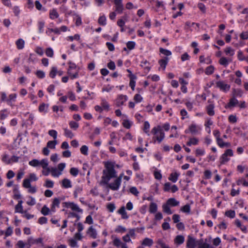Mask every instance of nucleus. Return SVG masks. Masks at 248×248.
<instances>
[{
  "label": "nucleus",
  "instance_id": "nucleus-13",
  "mask_svg": "<svg viewBox=\"0 0 248 248\" xmlns=\"http://www.w3.org/2000/svg\"><path fill=\"white\" fill-rule=\"evenodd\" d=\"M234 224L237 227L239 228L241 231L243 232L244 233H247V227L246 226L242 224L241 222V221L238 219H236L234 221Z\"/></svg>",
  "mask_w": 248,
  "mask_h": 248
},
{
  "label": "nucleus",
  "instance_id": "nucleus-46",
  "mask_svg": "<svg viewBox=\"0 0 248 248\" xmlns=\"http://www.w3.org/2000/svg\"><path fill=\"white\" fill-rule=\"evenodd\" d=\"M37 179L38 178L37 177L36 175L34 173H32L30 174L29 178L24 179L23 181H26L28 180L30 183H31V181H36L37 180Z\"/></svg>",
  "mask_w": 248,
  "mask_h": 248
},
{
  "label": "nucleus",
  "instance_id": "nucleus-27",
  "mask_svg": "<svg viewBox=\"0 0 248 248\" xmlns=\"http://www.w3.org/2000/svg\"><path fill=\"white\" fill-rule=\"evenodd\" d=\"M118 213L121 215L122 218L123 219H127L128 218V216H127V213L125 211L124 206H122L118 211Z\"/></svg>",
  "mask_w": 248,
  "mask_h": 248
},
{
  "label": "nucleus",
  "instance_id": "nucleus-54",
  "mask_svg": "<svg viewBox=\"0 0 248 248\" xmlns=\"http://www.w3.org/2000/svg\"><path fill=\"white\" fill-rule=\"evenodd\" d=\"M156 243L159 246H156L157 248H170L168 246L166 245L161 239H158Z\"/></svg>",
  "mask_w": 248,
  "mask_h": 248
},
{
  "label": "nucleus",
  "instance_id": "nucleus-8",
  "mask_svg": "<svg viewBox=\"0 0 248 248\" xmlns=\"http://www.w3.org/2000/svg\"><path fill=\"white\" fill-rule=\"evenodd\" d=\"M87 234L92 239L97 238L98 234L96 230L93 226H90L86 231Z\"/></svg>",
  "mask_w": 248,
  "mask_h": 248
},
{
  "label": "nucleus",
  "instance_id": "nucleus-39",
  "mask_svg": "<svg viewBox=\"0 0 248 248\" xmlns=\"http://www.w3.org/2000/svg\"><path fill=\"white\" fill-rule=\"evenodd\" d=\"M58 69L55 66L51 67L49 75L51 78H54L57 74Z\"/></svg>",
  "mask_w": 248,
  "mask_h": 248
},
{
  "label": "nucleus",
  "instance_id": "nucleus-31",
  "mask_svg": "<svg viewBox=\"0 0 248 248\" xmlns=\"http://www.w3.org/2000/svg\"><path fill=\"white\" fill-rule=\"evenodd\" d=\"M140 66L143 67L147 72L150 70V63L147 60H143L141 62Z\"/></svg>",
  "mask_w": 248,
  "mask_h": 248
},
{
  "label": "nucleus",
  "instance_id": "nucleus-1",
  "mask_svg": "<svg viewBox=\"0 0 248 248\" xmlns=\"http://www.w3.org/2000/svg\"><path fill=\"white\" fill-rule=\"evenodd\" d=\"M105 169L103 170L101 184H108L112 178L117 177V172L115 169L119 165L112 162H108L105 164Z\"/></svg>",
  "mask_w": 248,
  "mask_h": 248
},
{
  "label": "nucleus",
  "instance_id": "nucleus-36",
  "mask_svg": "<svg viewBox=\"0 0 248 248\" xmlns=\"http://www.w3.org/2000/svg\"><path fill=\"white\" fill-rule=\"evenodd\" d=\"M157 206L155 202H151L149 206V212L151 213H155L157 211Z\"/></svg>",
  "mask_w": 248,
  "mask_h": 248
},
{
  "label": "nucleus",
  "instance_id": "nucleus-40",
  "mask_svg": "<svg viewBox=\"0 0 248 248\" xmlns=\"http://www.w3.org/2000/svg\"><path fill=\"white\" fill-rule=\"evenodd\" d=\"M199 140L196 138H190L189 141L187 142V145L190 146L192 145H196L198 144Z\"/></svg>",
  "mask_w": 248,
  "mask_h": 248
},
{
  "label": "nucleus",
  "instance_id": "nucleus-60",
  "mask_svg": "<svg viewBox=\"0 0 248 248\" xmlns=\"http://www.w3.org/2000/svg\"><path fill=\"white\" fill-rule=\"evenodd\" d=\"M29 164L32 167H37L40 165V161L36 159H34L30 161L29 162Z\"/></svg>",
  "mask_w": 248,
  "mask_h": 248
},
{
  "label": "nucleus",
  "instance_id": "nucleus-2",
  "mask_svg": "<svg viewBox=\"0 0 248 248\" xmlns=\"http://www.w3.org/2000/svg\"><path fill=\"white\" fill-rule=\"evenodd\" d=\"M151 133L154 135L153 141L154 143H161L164 139L165 134L160 125L154 127L151 130Z\"/></svg>",
  "mask_w": 248,
  "mask_h": 248
},
{
  "label": "nucleus",
  "instance_id": "nucleus-52",
  "mask_svg": "<svg viewBox=\"0 0 248 248\" xmlns=\"http://www.w3.org/2000/svg\"><path fill=\"white\" fill-rule=\"evenodd\" d=\"M226 54L230 56H232L234 54V50L230 47H226L224 50Z\"/></svg>",
  "mask_w": 248,
  "mask_h": 248
},
{
  "label": "nucleus",
  "instance_id": "nucleus-26",
  "mask_svg": "<svg viewBox=\"0 0 248 248\" xmlns=\"http://www.w3.org/2000/svg\"><path fill=\"white\" fill-rule=\"evenodd\" d=\"M62 186L65 188H70L72 187L71 181L67 178H64L62 181Z\"/></svg>",
  "mask_w": 248,
  "mask_h": 248
},
{
  "label": "nucleus",
  "instance_id": "nucleus-53",
  "mask_svg": "<svg viewBox=\"0 0 248 248\" xmlns=\"http://www.w3.org/2000/svg\"><path fill=\"white\" fill-rule=\"evenodd\" d=\"M238 103V100L235 97H232L230 99L228 106V107H233L236 105Z\"/></svg>",
  "mask_w": 248,
  "mask_h": 248
},
{
  "label": "nucleus",
  "instance_id": "nucleus-51",
  "mask_svg": "<svg viewBox=\"0 0 248 248\" xmlns=\"http://www.w3.org/2000/svg\"><path fill=\"white\" fill-rule=\"evenodd\" d=\"M57 144V141L56 140H50L47 142L46 147L50 149H55Z\"/></svg>",
  "mask_w": 248,
  "mask_h": 248
},
{
  "label": "nucleus",
  "instance_id": "nucleus-20",
  "mask_svg": "<svg viewBox=\"0 0 248 248\" xmlns=\"http://www.w3.org/2000/svg\"><path fill=\"white\" fill-rule=\"evenodd\" d=\"M49 16L51 19L54 20L59 17V14L57 10L53 8L49 10Z\"/></svg>",
  "mask_w": 248,
  "mask_h": 248
},
{
  "label": "nucleus",
  "instance_id": "nucleus-43",
  "mask_svg": "<svg viewBox=\"0 0 248 248\" xmlns=\"http://www.w3.org/2000/svg\"><path fill=\"white\" fill-rule=\"evenodd\" d=\"M82 187L81 186H77L75 187L74 191V195L75 198H77L79 194H80L82 191Z\"/></svg>",
  "mask_w": 248,
  "mask_h": 248
},
{
  "label": "nucleus",
  "instance_id": "nucleus-34",
  "mask_svg": "<svg viewBox=\"0 0 248 248\" xmlns=\"http://www.w3.org/2000/svg\"><path fill=\"white\" fill-rule=\"evenodd\" d=\"M185 238L183 235H177L174 239L175 243L178 245H181L184 242Z\"/></svg>",
  "mask_w": 248,
  "mask_h": 248
},
{
  "label": "nucleus",
  "instance_id": "nucleus-49",
  "mask_svg": "<svg viewBox=\"0 0 248 248\" xmlns=\"http://www.w3.org/2000/svg\"><path fill=\"white\" fill-rule=\"evenodd\" d=\"M110 140L108 142L109 145H112L114 142V140L116 139V135L114 132H111L109 135Z\"/></svg>",
  "mask_w": 248,
  "mask_h": 248
},
{
  "label": "nucleus",
  "instance_id": "nucleus-5",
  "mask_svg": "<svg viewBox=\"0 0 248 248\" xmlns=\"http://www.w3.org/2000/svg\"><path fill=\"white\" fill-rule=\"evenodd\" d=\"M64 206L66 208H70L73 211L82 213V209L80 208L79 206L76 203L71 202H65L63 203Z\"/></svg>",
  "mask_w": 248,
  "mask_h": 248
},
{
  "label": "nucleus",
  "instance_id": "nucleus-47",
  "mask_svg": "<svg viewBox=\"0 0 248 248\" xmlns=\"http://www.w3.org/2000/svg\"><path fill=\"white\" fill-rule=\"evenodd\" d=\"M107 19L105 15H103L99 17L98 20V23L102 26H105L107 24Z\"/></svg>",
  "mask_w": 248,
  "mask_h": 248
},
{
  "label": "nucleus",
  "instance_id": "nucleus-64",
  "mask_svg": "<svg viewBox=\"0 0 248 248\" xmlns=\"http://www.w3.org/2000/svg\"><path fill=\"white\" fill-rule=\"evenodd\" d=\"M35 75L39 78H43L45 77V73L42 70H37L35 73Z\"/></svg>",
  "mask_w": 248,
  "mask_h": 248
},
{
  "label": "nucleus",
  "instance_id": "nucleus-62",
  "mask_svg": "<svg viewBox=\"0 0 248 248\" xmlns=\"http://www.w3.org/2000/svg\"><path fill=\"white\" fill-rule=\"evenodd\" d=\"M82 154L87 155L88 154V147L86 145H83L80 149Z\"/></svg>",
  "mask_w": 248,
  "mask_h": 248
},
{
  "label": "nucleus",
  "instance_id": "nucleus-30",
  "mask_svg": "<svg viewBox=\"0 0 248 248\" xmlns=\"http://www.w3.org/2000/svg\"><path fill=\"white\" fill-rule=\"evenodd\" d=\"M48 108V105L45 103L41 104L38 108L39 111L40 112L46 113Z\"/></svg>",
  "mask_w": 248,
  "mask_h": 248
},
{
  "label": "nucleus",
  "instance_id": "nucleus-57",
  "mask_svg": "<svg viewBox=\"0 0 248 248\" xmlns=\"http://www.w3.org/2000/svg\"><path fill=\"white\" fill-rule=\"evenodd\" d=\"M214 70H215L214 67L212 65H210V66L206 67L205 71V73L207 75H211L212 74H213L214 73Z\"/></svg>",
  "mask_w": 248,
  "mask_h": 248
},
{
  "label": "nucleus",
  "instance_id": "nucleus-17",
  "mask_svg": "<svg viewBox=\"0 0 248 248\" xmlns=\"http://www.w3.org/2000/svg\"><path fill=\"white\" fill-rule=\"evenodd\" d=\"M154 244V241L152 239L148 237H146L143 239L141 242V244L144 247H151Z\"/></svg>",
  "mask_w": 248,
  "mask_h": 248
},
{
  "label": "nucleus",
  "instance_id": "nucleus-38",
  "mask_svg": "<svg viewBox=\"0 0 248 248\" xmlns=\"http://www.w3.org/2000/svg\"><path fill=\"white\" fill-rule=\"evenodd\" d=\"M25 41L22 39H19L16 41V45L18 49H21L24 47Z\"/></svg>",
  "mask_w": 248,
  "mask_h": 248
},
{
  "label": "nucleus",
  "instance_id": "nucleus-12",
  "mask_svg": "<svg viewBox=\"0 0 248 248\" xmlns=\"http://www.w3.org/2000/svg\"><path fill=\"white\" fill-rule=\"evenodd\" d=\"M200 130L201 129L199 127L195 124H191L189 126L188 129L185 131V133H187L189 132L192 134H197Z\"/></svg>",
  "mask_w": 248,
  "mask_h": 248
},
{
  "label": "nucleus",
  "instance_id": "nucleus-55",
  "mask_svg": "<svg viewBox=\"0 0 248 248\" xmlns=\"http://www.w3.org/2000/svg\"><path fill=\"white\" fill-rule=\"evenodd\" d=\"M205 154V150L202 148H197L195 150V155L196 156H202Z\"/></svg>",
  "mask_w": 248,
  "mask_h": 248
},
{
  "label": "nucleus",
  "instance_id": "nucleus-4",
  "mask_svg": "<svg viewBox=\"0 0 248 248\" xmlns=\"http://www.w3.org/2000/svg\"><path fill=\"white\" fill-rule=\"evenodd\" d=\"M233 155V151L232 149H227L225 153L222 155L220 157V162L222 164H224L230 160V157Z\"/></svg>",
  "mask_w": 248,
  "mask_h": 248
},
{
  "label": "nucleus",
  "instance_id": "nucleus-7",
  "mask_svg": "<svg viewBox=\"0 0 248 248\" xmlns=\"http://www.w3.org/2000/svg\"><path fill=\"white\" fill-rule=\"evenodd\" d=\"M217 87L224 92H227L230 89V86L223 81H218L216 82Z\"/></svg>",
  "mask_w": 248,
  "mask_h": 248
},
{
  "label": "nucleus",
  "instance_id": "nucleus-18",
  "mask_svg": "<svg viewBox=\"0 0 248 248\" xmlns=\"http://www.w3.org/2000/svg\"><path fill=\"white\" fill-rule=\"evenodd\" d=\"M198 248H214L210 244L204 242L203 239H200L197 241Z\"/></svg>",
  "mask_w": 248,
  "mask_h": 248
},
{
  "label": "nucleus",
  "instance_id": "nucleus-63",
  "mask_svg": "<svg viewBox=\"0 0 248 248\" xmlns=\"http://www.w3.org/2000/svg\"><path fill=\"white\" fill-rule=\"evenodd\" d=\"M44 186L47 188H52L54 186V183L52 181L47 179Z\"/></svg>",
  "mask_w": 248,
  "mask_h": 248
},
{
  "label": "nucleus",
  "instance_id": "nucleus-32",
  "mask_svg": "<svg viewBox=\"0 0 248 248\" xmlns=\"http://www.w3.org/2000/svg\"><path fill=\"white\" fill-rule=\"evenodd\" d=\"M167 203L170 206H175L179 204V202L176 201L174 198H170L167 202Z\"/></svg>",
  "mask_w": 248,
  "mask_h": 248
},
{
  "label": "nucleus",
  "instance_id": "nucleus-10",
  "mask_svg": "<svg viewBox=\"0 0 248 248\" xmlns=\"http://www.w3.org/2000/svg\"><path fill=\"white\" fill-rule=\"evenodd\" d=\"M196 244H197V241L196 239L189 235L186 241V247L187 248H195Z\"/></svg>",
  "mask_w": 248,
  "mask_h": 248
},
{
  "label": "nucleus",
  "instance_id": "nucleus-50",
  "mask_svg": "<svg viewBox=\"0 0 248 248\" xmlns=\"http://www.w3.org/2000/svg\"><path fill=\"white\" fill-rule=\"evenodd\" d=\"M63 130L64 131V135L66 137L70 139H72L74 137V134L71 130L68 129L67 128H64Z\"/></svg>",
  "mask_w": 248,
  "mask_h": 248
},
{
  "label": "nucleus",
  "instance_id": "nucleus-56",
  "mask_svg": "<svg viewBox=\"0 0 248 248\" xmlns=\"http://www.w3.org/2000/svg\"><path fill=\"white\" fill-rule=\"evenodd\" d=\"M16 98V93L11 94L9 95L7 100V103L8 104L11 103L12 102H15Z\"/></svg>",
  "mask_w": 248,
  "mask_h": 248
},
{
  "label": "nucleus",
  "instance_id": "nucleus-11",
  "mask_svg": "<svg viewBox=\"0 0 248 248\" xmlns=\"http://www.w3.org/2000/svg\"><path fill=\"white\" fill-rule=\"evenodd\" d=\"M23 186L26 188H28V192L30 193H34L36 192V188L35 186H32L29 181H23Z\"/></svg>",
  "mask_w": 248,
  "mask_h": 248
},
{
  "label": "nucleus",
  "instance_id": "nucleus-48",
  "mask_svg": "<svg viewBox=\"0 0 248 248\" xmlns=\"http://www.w3.org/2000/svg\"><path fill=\"white\" fill-rule=\"evenodd\" d=\"M190 206L189 204H186L183 206H182L180 210L185 213L189 214L190 212Z\"/></svg>",
  "mask_w": 248,
  "mask_h": 248
},
{
  "label": "nucleus",
  "instance_id": "nucleus-24",
  "mask_svg": "<svg viewBox=\"0 0 248 248\" xmlns=\"http://www.w3.org/2000/svg\"><path fill=\"white\" fill-rule=\"evenodd\" d=\"M112 237L113 238L112 244L113 246L117 248H119L124 244L119 238L117 237H113V236H112Z\"/></svg>",
  "mask_w": 248,
  "mask_h": 248
},
{
  "label": "nucleus",
  "instance_id": "nucleus-37",
  "mask_svg": "<svg viewBox=\"0 0 248 248\" xmlns=\"http://www.w3.org/2000/svg\"><path fill=\"white\" fill-rule=\"evenodd\" d=\"M236 183L237 185H242L244 186H248V182L244 178H240L237 181Z\"/></svg>",
  "mask_w": 248,
  "mask_h": 248
},
{
  "label": "nucleus",
  "instance_id": "nucleus-35",
  "mask_svg": "<svg viewBox=\"0 0 248 248\" xmlns=\"http://www.w3.org/2000/svg\"><path fill=\"white\" fill-rule=\"evenodd\" d=\"M200 62L201 63H205L206 64H210L211 63L212 61L210 57H207L205 58L204 56H201L200 57Z\"/></svg>",
  "mask_w": 248,
  "mask_h": 248
},
{
  "label": "nucleus",
  "instance_id": "nucleus-23",
  "mask_svg": "<svg viewBox=\"0 0 248 248\" xmlns=\"http://www.w3.org/2000/svg\"><path fill=\"white\" fill-rule=\"evenodd\" d=\"M168 61L169 58L167 57H165L164 58L162 59L159 61L158 63L160 67L162 68L163 70L165 69Z\"/></svg>",
  "mask_w": 248,
  "mask_h": 248
},
{
  "label": "nucleus",
  "instance_id": "nucleus-28",
  "mask_svg": "<svg viewBox=\"0 0 248 248\" xmlns=\"http://www.w3.org/2000/svg\"><path fill=\"white\" fill-rule=\"evenodd\" d=\"M213 124V123L211 121V119H208L205 123L204 125L205 126V130L208 134H210L211 133V129L210 126L212 125Z\"/></svg>",
  "mask_w": 248,
  "mask_h": 248
},
{
  "label": "nucleus",
  "instance_id": "nucleus-45",
  "mask_svg": "<svg viewBox=\"0 0 248 248\" xmlns=\"http://www.w3.org/2000/svg\"><path fill=\"white\" fill-rule=\"evenodd\" d=\"M41 213L44 216H46L50 214L52 212L51 209H49L46 205H44L41 210Z\"/></svg>",
  "mask_w": 248,
  "mask_h": 248
},
{
  "label": "nucleus",
  "instance_id": "nucleus-3",
  "mask_svg": "<svg viewBox=\"0 0 248 248\" xmlns=\"http://www.w3.org/2000/svg\"><path fill=\"white\" fill-rule=\"evenodd\" d=\"M124 176V173H121L118 177H115V179L111 183L108 182V184H103L107 185V187L113 191H117L119 190L121 182L122 179Z\"/></svg>",
  "mask_w": 248,
  "mask_h": 248
},
{
  "label": "nucleus",
  "instance_id": "nucleus-14",
  "mask_svg": "<svg viewBox=\"0 0 248 248\" xmlns=\"http://www.w3.org/2000/svg\"><path fill=\"white\" fill-rule=\"evenodd\" d=\"M60 202L61 200L59 198H56L53 199L51 207V211L52 213L56 211V207H59Z\"/></svg>",
  "mask_w": 248,
  "mask_h": 248
},
{
  "label": "nucleus",
  "instance_id": "nucleus-41",
  "mask_svg": "<svg viewBox=\"0 0 248 248\" xmlns=\"http://www.w3.org/2000/svg\"><path fill=\"white\" fill-rule=\"evenodd\" d=\"M132 124H133L132 122H131L127 119L123 120V123H122V124L124 126V127L127 129H129L131 127Z\"/></svg>",
  "mask_w": 248,
  "mask_h": 248
},
{
  "label": "nucleus",
  "instance_id": "nucleus-25",
  "mask_svg": "<svg viewBox=\"0 0 248 248\" xmlns=\"http://www.w3.org/2000/svg\"><path fill=\"white\" fill-rule=\"evenodd\" d=\"M217 145L220 148H223L224 147H229L231 146V144L229 142H225L223 141L222 139L219 138L217 140Z\"/></svg>",
  "mask_w": 248,
  "mask_h": 248
},
{
  "label": "nucleus",
  "instance_id": "nucleus-61",
  "mask_svg": "<svg viewBox=\"0 0 248 248\" xmlns=\"http://www.w3.org/2000/svg\"><path fill=\"white\" fill-rule=\"evenodd\" d=\"M13 228L10 226L8 227L7 228L6 231L5 232L4 238L5 239L6 237L11 236L13 234Z\"/></svg>",
  "mask_w": 248,
  "mask_h": 248
},
{
  "label": "nucleus",
  "instance_id": "nucleus-19",
  "mask_svg": "<svg viewBox=\"0 0 248 248\" xmlns=\"http://www.w3.org/2000/svg\"><path fill=\"white\" fill-rule=\"evenodd\" d=\"M180 176V173L176 172L174 171L171 173L168 178V179L171 181L173 183H175L178 180V177Z\"/></svg>",
  "mask_w": 248,
  "mask_h": 248
},
{
  "label": "nucleus",
  "instance_id": "nucleus-58",
  "mask_svg": "<svg viewBox=\"0 0 248 248\" xmlns=\"http://www.w3.org/2000/svg\"><path fill=\"white\" fill-rule=\"evenodd\" d=\"M126 231V229L125 227L119 225L117 227V228L115 229V232L117 233H124Z\"/></svg>",
  "mask_w": 248,
  "mask_h": 248
},
{
  "label": "nucleus",
  "instance_id": "nucleus-22",
  "mask_svg": "<svg viewBox=\"0 0 248 248\" xmlns=\"http://www.w3.org/2000/svg\"><path fill=\"white\" fill-rule=\"evenodd\" d=\"M22 201L20 200L18 201L17 204L15 206V212L19 213L22 214L24 213V210L22 206Z\"/></svg>",
  "mask_w": 248,
  "mask_h": 248
},
{
  "label": "nucleus",
  "instance_id": "nucleus-9",
  "mask_svg": "<svg viewBox=\"0 0 248 248\" xmlns=\"http://www.w3.org/2000/svg\"><path fill=\"white\" fill-rule=\"evenodd\" d=\"M115 11L119 14L122 13L124 10V6L122 3V0H114Z\"/></svg>",
  "mask_w": 248,
  "mask_h": 248
},
{
  "label": "nucleus",
  "instance_id": "nucleus-21",
  "mask_svg": "<svg viewBox=\"0 0 248 248\" xmlns=\"http://www.w3.org/2000/svg\"><path fill=\"white\" fill-rule=\"evenodd\" d=\"M214 105L213 103H210L206 107V110L207 114L210 116H213L215 114Z\"/></svg>",
  "mask_w": 248,
  "mask_h": 248
},
{
  "label": "nucleus",
  "instance_id": "nucleus-29",
  "mask_svg": "<svg viewBox=\"0 0 248 248\" xmlns=\"http://www.w3.org/2000/svg\"><path fill=\"white\" fill-rule=\"evenodd\" d=\"M231 59H227L225 57H222L220 59L219 62L221 65L224 66H227L228 65L229 62H231Z\"/></svg>",
  "mask_w": 248,
  "mask_h": 248
},
{
  "label": "nucleus",
  "instance_id": "nucleus-44",
  "mask_svg": "<svg viewBox=\"0 0 248 248\" xmlns=\"http://www.w3.org/2000/svg\"><path fill=\"white\" fill-rule=\"evenodd\" d=\"M150 125L148 122L146 121L144 123V126L143 128V131L148 135L150 136L149 129Z\"/></svg>",
  "mask_w": 248,
  "mask_h": 248
},
{
  "label": "nucleus",
  "instance_id": "nucleus-59",
  "mask_svg": "<svg viewBox=\"0 0 248 248\" xmlns=\"http://www.w3.org/2000/svg\"><path fill=\"white\" fill-rule=\"evenodd\" d=\"M40 165L44 169L48 168V163L46 159H44L40 161Z\"/></svg>",
  "mask_w": 248,
  "mask_h": 248
},
{
  "label": "nucleus",
  "instance_id": "nucleus-42",
  "mask_svg": "<svg viewBox=\"0 0 248 248\" xmlns=\"http://www.w3.org/2000/svg\"><path fill=\"white\" fill-rule=\"evenodd\" d=\"M169 205L166 202V203L163 204L162 208L163 211L168 215H170L172 213L169 207Z\"/></svg>",
  "mask_w": 248,
  "mask_h": 248
},
{
  "label": "nucleus",
  "instance_id": "nucleus-16",
  "mask_svg": "<svg viewBox=\"0 0 248 248\" xmlns=\"http://www.w3.org/2000/svg\"><path fill=\"white\" fill-rule=\"evenodd\" d=\"M128 77L130 78L129 86L131 89L134 91L135 90L137 77L134 74L129 75Z\"/></svg>",
  "mask_w": 248,
  "mask_h": 248
},
{
  "label": "nucleus",
  "instance_id": "nucleus-15",
  "mask_svg": "<svg viewBox=\"0 0 248 248\" xmlns=\"http://www.w3.org/2000/svg\"><path fill=\"white\" fill-rule=\"evenodd\" d=\"M100 106L103 110L108 111L110 109V106L108 102L104 98H102L101 100Z\"/></svg>",
  "mask_w": 248,
  "mask_h": 248
},
{
  "label": "nucleus",
  "instance_id": "nucleus-33",
  "mask_svg": "<svg viewBox=\"0 0 248 248\" xmlns=\"http://www.w3.org/2000/svg\"><path fill=\"white\" fill-rule=\"evenodd\" d=\"M51 175L55 177H58L62 174V172L56 168H52L50 169Z\"/></svg>",
  "mask_w": 248,
  "mask_h": 248
},
{
  "label": "nucleus",
  "instance_id": "nucleus-6",
  "mask_svg": "<svg viewBox=\"0 0 248 248\" xmlns=\"http://www.w3.org/2000/svg\"><path fill=\"white\" fill-rule=\"evenodd\" d=\"M127 100L126 95L120 94L118 96L115 100V105L118 107H120L124 104V103Z\"/></svg>",
  "mask_w": 248,
  "mask_h": 248
}]
</instances>
